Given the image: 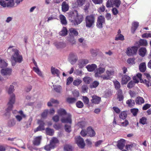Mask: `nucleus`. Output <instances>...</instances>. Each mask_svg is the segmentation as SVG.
I'll return each instance as SVG.
<instances>
[{"instance_id":"obj_1","label":"nucleus","mask_w":151,"mask_h":151,"mask_svg":"<svg viewBox=\"0 0 151 151\" xmlns=\"http://www.w3.org/2000/svg\"><path fill=\"white\" fill-rule=\"evenodd\" d=\"M13 46H9L8 49V51H11L12 54L11 59L14 61L12 63V66H14L17 63H21L23 60L22 56L19 54V51L16 48H13L11 50V48Z\"/></svg>"},{"instance_id":"obj_2","label":"nucleus","mask_w":151,"mask_h":151,"mask_svg":"<svg viewBox=\"0 0 151 151\" xmlns=\"http://www.w3.org/2000/svg\"><path fill=\"white\" fill-rule=\"evenodd\" d=\"M68 16L71 22L75 25L81 23L83 19V16L82 15H78L77 13L75 14L73 12H70Z\"/></svg>"},{"instance_id":"obj_3","label":"nucleus","mask_w":151,"mask_h":151,"mask_svg":"<svg viewBox=\"0 0 151 151\" xmlns=\"http://www.w3.org/2000/svg\"><path fill=\"white\" fill-rule=\"evenodd\" d=\"M86 26L87 27L91 28L94 25L95 22V16L91 14L87 16L85 19Z\"/></svg>"},{"instance_id":"obj_4","label":"nucleus","mask_w":151,"mask_h":151,"mask_svg":"<svg viewBox=\"0 0 151 151\" xmlns=\"http://www.w3.org/2000/svg\"><path fill=\"white\" fill-rule=\"evenodd\" d=\"M15 101V96L14 94H13L10 96L9 100L8 103V107L6 109V111L9 112L12 110L13 107V104L14 103Z\"/></svg>"},{"instance_id":"obj_5","label":"nucleus","mask_w":151,"mask_h":151,"mask_svg":"<svg viewBox=\"0 0 151 151\" xmlns=\"http://www.w3.org/2000/svg\"><path fill=\"white\" fill-rule=\"evenodd\" d=\"M138 47L136 46H133L128 47L126 52L127 55L128 56H131L136 54Z\"/></svg>"},{"instance_id":"obj_6","label":"nucleus","mask_w":151,"mask_h":151,"mask_svg":"<svg viewBox=\"0 0 151 151\" xmlns=\"http://www.w3.org/2000/svg\"><path fill=\"white\" fill-rule=\"evenodd\" d=\"M63 116L61 119V121L63 123H72V116L69 113H67Z\"/></svg>"},{"instance_id":"obj_7","label":"nucleus","mask_w":151,"mask_h":151,"mask_svg":"<svg viewBox=\"0 0 151 151\" xmlns=\"http://www.w3.org/2000/svg\"><path fill=\"white\" fill-rule=\"evenodd\" d=\"M105 23V19L104 16L102 15L99 16L97 19L96 26L99 28L103 27V24Z\"/></svg>"},{"instance_id":"obj_8","label":"nucleus","mask_w":151,"mask_h":151,"mask_svg":"<svg viewBox=\"0 0 151 151\" xmlns=\"http://www.w3.org/2000/svg\"><path fill=\"white\" fill-rule=\"evenodd\" d=\"M75 140L78 145L81 148H84L85 145L83 139L80 136H78L76 137Z\"/></svg>"},{"instance_id":"obj_9","label":"nucleus","mask_w":151,"mask_h":151,"mask_svg":"<svg viewBox=\"0 0 151 151\" xmlns=\"http://www.w3.org/2000/svg\"><path fill=\"white\" fill-rule=\"evenodd\" d=\"M37 123L39 124V126L34 130V132H36L38 131H42L45 130L44 125L45 123L41 120H38Z\"/></svg>"},{"instance_id":"obj_10","label":"nucleus","mask_w":151,"mask_h":151,"mask_svg":"<svg viewBox=\"0 0 151 151\" xmlns=\"http://www.w3.org/2000/svg\"><path fill=\"white\" fill-rule=\"evenodd\" d=\"M69 59L71 64H74L78 60L77 55L74 53H70L69 55Z\"/></svg>"},{"instance_id":"obj_11","label":"nucleus","mask_w":151,"mask_h":151,"mask_svg":"<svg viewBox=\"0 0 151 151\" xmlns=\"http://www.w3.org/2000/svg\"><path fill=\"white\" fill-rule=\"evenodd\" d=\"M1 73L3 76H10L12 74V69L8 68L2 69L1 71Z\"/></svg>"},{"instance_id":"obj_12","label":"nucleus","mask_w":151,"mask_h":151,"mask_svg":"<svg viewBox=\"0 0 151 151\" xmlns=\"http://www.w3.org/2000/svg\"><path fill=\"white\" fill-rule=\"evenodd\" d=\"M91 101L92 103L95 104H99L101 100V98L96 95H93L92 96Z\"/></svg>"},{"instance_id":"obj_13","label":"nucleus","mask_w":151,"mask_h":151,"mask_svg":"<svg viewBox=\"0 0 151 151\" xmlns=\"http://www.w3.org/2000/svg\"><path fill=\"white\" fill-rule=\"evenodd\" d=\"M42 136H37L35 137L32 141L33 145L34 146H39L41 143L42 140Z\"/></svg>"},{"instance_id":"obj_14","label":"nucleus","mask_w":151,"mask_h":151,"mask_svg":"<svg viewBox=\"0 0 151 151\" xmlns=\"http://www.w3.org/2000/svg\"><path fill=\"white\" fill-rule=\"evenodd\" d=\"M125 140L123 139H121L118 142L117 146L120 150H122L123 149L125 146Z\"/></svg>"},{"instance_id":"obj_15","label":"nucleus","mask_w":151,"mask_h":151,"mask_svg":"<svg viewBox=\"0 0 151 151\" xmlns=\"http://www.w3.org/2000/svg\"><path fill=\"white\" fill-rule=\"evenodd\" d=\"M69 36H77L78 34V33L76 29L71 28L69 29Z\"/></svg>"},{"instance_id":"obj_16","label":"nucleus","mask_w":151,"mask_h":151,"mask_svg":"<svg viewBox=\"0 0 151 151\" xmlns=\"http://www.w3.org/2000/svg\"><path fill=\"white\" fill-rule=\"evenodd\" d=\"M61 6L62 10L63 12H65L68 10L69 6L66 1L63 2Z\"/></svg>"},{"instance_id":"obj_17","label":"nucleus","mask_w":151,"mask_h":151,"mask_svg":"<svg viewBox=\"0 0 151 151\" xmlns=\"http://www.w3.org/2000/svg\"><path fill=\"white\" fill-rule=\"evenodd\" d=\"M87 134L91 137L94 136L96 134L95 132L91 127H88L87 128Z\"/></svg>"},{"instance_id":"obj_18","label":"nucleus","mask_w":151,"mask_h":151,"mask_svg":"<svg viewBox=\"0 0 151 151\" xmlns=\"http://www.w3.org/2000/svg\"><path fill=\"white\" fill-rule=\"evenodd\" d=\"M130 79V78L126 75H124L122 76V84H126Z\"/></svg>"},{"instance_id":"obj_19","label":"nucleus","mask_w":151,"mask_h":151,"mask_svg":"<svg viewBox=\"0 0 151 151\" xmlns=\"http://www.w3.org/2000/svg\"><path fill=\"white\" fill-rule=\"evenodd\" d=\"M146 68V63L145 62L141 63L139 66V69L140 71L142 72H144Z\"/></svg>"},{"instance_id":"obj_20","label":"nucleus","mask_w":151,"mask_h":151,"mask_svg":"<svg viewBox=\"0 0 151 151\" xmlns=\"http://www.w3.org/2000/svg\"><path fill=\"white\" fill-rule=\"evenodd\" d=\"M96 68L97 66L95 64L88 65L86 66V68L88 70L89 72L93 71Z\"/></svg>"},{"instance_id":"obj_21","label":"nucleus","mask_w":151,"mask_h":151,"mask_svg":"<svg viewBox=\"0 0 151 151\" xmlns=\"http://www.w3.org/2000/svg\"><path fill=\"white\" fill-rule=\"evenodd\" d=\"M59 141L58 139L56 137H53L50 141V143L54 148L56 147V144L58 143Z\"/></svg>"},{"instance_id":"obj_22","label":"nucleus","mask_w":151,"mask_h":151,"mask_svg":"<svg viewBox=\"0 0 151 151\" xmlns=\"http://www.w3.org/2000/svg\"><path fill=\"white\" fill-rule=\"evenodd\" d=\"M145 102L144 99L140 96L137 97L135 99V102L137 104H141Z\"/></svg>"},{"instance_id":"obj_23","label":"nucleus","mask_w":151,"mask_h":151,"mask_svg":"<svg viewBox=\"0 0 151 151\" xmlns=\"http://www.w3.org/2000/svg\"><path fill=\"white\" fill-rule=\"evenodd\" d=\"M58 114L60 116H64L67 113L65 110L63 108H60L57 111Z\"/></svg>"},{"instance_id":"obj_24","label":"nucleus","mask_w":151,"mask_h":151,"mask_svg":"<svg viewBox=\"0 0 151 151\" xmlns=\"http://www.w3.org/2000/svg\"><path fill=\"white\" fill-rule=\"evenodd\" d=\"M51 71L52 74L54 75L56 74L57 76L58 77L59 76L60 72L58 69H56L53 67H52L51 69Z\"/></svg>"},{"instance_id":"obj_25","label":"nucleus","mask_w":151,"mask_h":151,"mask_svg":"<svg viewBox=\"0 0 151 151\" xmlns=\"http://www.w3.org/2000/svg\"><path fill=\"white\" fill-rule=\"evenodd\" d=\"M139 26V23L137 22H134L132 24L131 27L132 32L134 33L135 31Z\"/></svg>"},{"instance_id":"obj_26","label":"nucleus","mask_w":151,"mask_h":151,"mask_svg":"<svg viewBox=\"0 0 151 151\" xmlns=\"http://www.w3.org/2000/svg\"><path fill=\"white\" fill-rule=\"evenodd\" d=\"M60 18L61 23L63 25H66L67 24V22L65 17L62 14L60 15Z\"/></svg>"},{"instance_id":"obj_27","label":"nucleus","mask_w":151,"mask_h":151,"mask_svg":"<svg viewBox=\"0 0 151 151\" xmlns=\"http://www.w3.org/2000/svg\"><path fill=\"white\" fill-rule=\"evenodd\" d=\"M126 104L128 105V106L130 107H132L135 105L134 101L131 99L128 100L126 102Z\"/></svg>"},{"instance_id":"obj_28","label":"nucleus","mask_w":151,"mask_h":151,"mask_svg":"<svg viewBox=\"0 0 151 151\" xmlns=\"http://www.w3.org/2000/svg\"><path fill=\"white\" fill-rule=\"evenodd\" d=\"M146 52V49L145 47H142L139 50V55L142 57L145 56Z\"/></svg>"},{"instance_id":"obj_29","label":"nucleus","mask_w":151,"mask_h":151,"mask_svg":"<svg viewBox=\"0 0 151 151\" xmlns=\"http://www.w3.org/2000/svg\"><path fill=\"white\" fill-rule=\"evenodd\" d=\"M45 131L47 134L50 136H52L54 133V131L53 129L49 128H47L45 129Z\"/></svg>"},{"instance_id":"obj_30","label":"nucleus","mask_w":151,"mask_h":151,"mask_svg":"<svg viewBox=\"0 0 151 151\" xmlns=\"http://www.w3.org/2000/svg\"><path fill=\"white\" fill-rule=\"evenodd\" d=\"M60 34V35L63 36L66 35L68 34V31L66 28L65 27H63Z\"/></svg>"},{"instance_id":"obj_31","label":"nucleus","mask_w":151,"mask_h":151,"mask_svg":"<svg viewBox=\"0 0 151 151\" xmlns=\"http://www.w3.org/2000/svg\"><path fill=\"white\" fill-rule=\"evenodd\" d=\"M14 0H10L7 3V7L12 8L15 7Z\"/></svg>"},{"instance_id":"obj_32","label":"nucleus","mask_w":151,"mask_h":151,"mask_svg":"<svg viewBox=\"0 0 151 151\" xmlns=\"http://www.w3.org/2000/svg\"><path fill=\"white\" fill-rule=\"evenodd\" d=\"M77 99L76 98L68 97L66 101L69 104H73L76 102Z\"/></svg>"},{"instance_id":"obj_33","label":"nucleus","mask_w":151,"mask_h":151,"mask_svg":"<svg viewBox=\"0 0 151 151\" xmlns=\"http://www.w3.org/2000/svg\"><path fill=\"white\" fill-rule=\"evenodd\" d=\"M115 40L116 41H123L124 40V37L122 34L117 35L115 37Z\"/></svg>"},{"instance_id":"obj_34","label":"nucleus","mask_w":151,"mask_h":151,"mask_svg":"<svg viewBox=\"0 0 151 151\" xmlns=\"http://www.w3.org/2000/svg\"><path fill=\"white\" fill-rule=\"evenodd\" d=\"M127 114L125 111H122L119 115V117L120 119L124 120L127 117Z\"/></svg>"},{"instance_id":"obj_35","label":"nucleus","mask_w":151,"mask_h":151,"mask_svg":"<svg viewBox=\"0 0 151 151\" xmlns=\"http://www.w3.org/2000/svg\"><path fill=\"white\" fill-rule=\"evenodd\" d=\"M68 40L72 45L75 44L76 43V41L74 39V36H69L68 37Z\"/></svg>"},{"instance_id":"obj_36","label":"nucleus","mask_w":151,"mask_h":151,"mask_svg":"<svg viewBox=\"0 0 151 151\" xmlns=\"http://www.w3.org/2000/svg\"><path fill=\"white\" fill-rule=\"evenodd\" d=\"M16 124V121L14 119L10 120L8 123V126L9 127L14 126Z\"/></svg>"},{"instance_id":"obj_37","label":"nucleus","mask_w":151,"mask_h":151,"mask_svg":"<svg viewBox=\"0 0 151 151\" xmlns=\"http://www.w3.org/2000/svg\"><path fill=\"white\" fill-rule=\"evenodd\" d=\"M54 148L50 143L49 144L45 145L44 147V149L47 151H50L51 150L53 149Z\"/></svg>"},{"instance_id":"obj_38","label":"nucleus","mask_w":151,"mask_h":151,"mask_svg":"<svg viewBox=\"0 0 151 151\" xmlns=\"http://www.w3.org/2000/svg\"><path fill=\"white\" fill-rule=\"evenodd\" d=\"M92 80L91 78L88 76L85 77L83 78V81L87 84H89Z\"/></svg>"},{"instance_id":"obj_39","label":"nucleus","mask_w":151,"mask_h":151,"mask_svg":"<svg viewBox=\"0 0 151 151\" xmlns=\"http://www.w3.org/2000/svg\"><path fill=\"white\" fill-rule=\"evenodd\" d=\"M99 84V83L97 81H95L90 85V87L91 88H96Z\"/></svg>"},{"instance_id":"obj_40","label":"nucleus","mask_w":151,"mask_h":151,"mask_svg":"<svg viewBox=\"0 0 151 151\" xmlns=\"http://www.w3.org/2000/svg\"><path fill=\"white\" fill-rule=\"evenodd\" d=\"M115 88L116 90L120 89L121 85L120 83L117 80L113 81Z\"/></svg>"},{"instance_id":"obj_41","label":"nucleus","mask_w":151,"mask_h":151,"mask_svg":"<svg viewBox=\"0 0 151 151\" xmlns=\"http://www.w3.org/2000/svg\"><path fill=\"white\" fill-rule=\"evenodd\" d=\"M135 59L134 58H130L127 60V62L131 65H133L135 64Z\"/></svg>"},{"instance_id":"obj_42","label":"nucleus","mask_w":151,"mask_h":151,"mask_svg":"<svg viewBox=\"0 0 151 151\" xmlns=\"http://www.w3.org/2000/svg\"><path fill=\"white\" fill-rule=\"evenodd\" d=\"M7 65V63L4 60L0 59V68L6 67Z\"/></svg>"},{"instance_id":"obj_43","label":"nucleus","mask_w":151,"mask_h":151,"mask_svg":"<svg viewBox=\"0 0 151 151\" xmlns=\"http://www.w3.org/2000/svg\"><path fill=\"white\" fill-rule=\"evenodd\" d=\"M112 3L115 6L119 7L121 4V2L120 0H114L112 1Z\"/></svg>"},{"instance_id":"obj_44","label":"nucleus","mask_w":151,"mask_h":151,"mask_svg":"<svg viewBox=\"0 0 151 151\" xmlns=\"http://www.w3.org/2000/svg\"><path fill=\"white\" fill-rule=\"evenodd\" d=\"M139 43L141 46H146L147 45V42L145 40L141 39L139 42Z\"/></svg>"},{"instance_id":"obj_45","label":"nucleus","mask_w":151,"mask_h":151,"mask_svg":"<svg viewBox=\"0 0 151 151\" xmlns=\"http://www.w3.org/2000/svg\"><path fill=\"white\" fill-rule=\"evenodd\" d=\"M147 119L146 117H143L140 119L139 123L142 124L144 125L147 123Z\"/></svg>"},{"instance_id":"obj_46","label":"nucleus","mask_w":151,"mask_h":151,"mask_svg":"<svg viewBox=\"0 0 151 151\" xmlns=\"http://www.w3.org/2000/svg\"><path fill=\"white\" fill-rule=\"evenodd\" d=\"M33 70L37 74H38L40 76H42V74L41 71H40L39 69L38 68L36 67H34L33 68Z\"/></svg>"},{"instance_id":"obj_47","label":"nucleus","mask_w":151,"mask_h":151,"mask_svg":"<svg viewBox=\"0 0 151 151\" xmlns=\"http://www.w3.org/2000/svg\"><path fill=\"white\" fill-rule=\"evenodd\" d=\"M72 147L69 145H65L64 147V151H72Z\"/></svg>"},{"instance_id":"obj_48","label":"nucleus","mask_w":151,"mask_h":151,"mask_svg":"<svg viewBox=\"0 0 151 151\" xmlns=\"http://www.w3.org/2000/svg\"><path fill=\"white\" fill-rule=\"evenodd\" d=\"M65 46V44L63 42H59L56 45V47L58 48H63Z\"/></svg>"},{"instance_id":"obj_49","label":"nucleus","mask_w":151,"mask_h":151,"mask_svg":"<svg viewBox=\"0 0 151 151\" xmlns=\"http://www.w3.org/2000/svg\"><path fill=\"white\" fill-rule=\"evenodd\" d=\"M78 126L81 128L83 129L84 128L86 125V123L85 121H83L78 122Z\"/></svg>"},{"instance_id":"obj_50","label":"nucleus","mask_w":151,"mask_h":151,"mask_svg":"<svg viewBox=\"0 0 151 151\" xmlns=\"http://www.w3.org/2000/svg\"><path fill=\"white\" fill-rule=\"evenodd\" d=\"M138 109L137 108L132 109H131V112L134 116H136L138 112Z\"/></svg>"},{"instance_id":"obj_51","label":"nucleus","mask_w":151,"mask_h":151,"mask_svg":"<svg viewBox=\"0 0 151 151\" xmlns=\"http://www.w3.org/2000/svg\"><path fill=\"white\" fill-rule=\"evenodd\" d=\"M82 83V81L79 79L75 80L73 82V84L75 86H78Z\"/></svg>"},{"instance_id":"obj_52","label":"nucleus","mask_w":151,"mask_h":151,"mask_svg":"<svg viewBox=\"0 0 151 151\" xmlns=\"http://www.w3.org/2000/svg\"><path fill=\"white\" fill-rule=\"evenodd\" d=\"M76 106L79 108H81L83 106V103L80 101H78L76 104Z\"/></svg>"},{"instance_id":"obj_53","label":"nucleus","mask_w":151,"mask_h":151,"mask_svg":"<svg viewBox=\"0 0 151 151\" xmlns=\"http://www.w3.org/2000/svg\"><path fill=\"white\" fill-rule=\"evenodd\" d=\"M88 63V60L87 59H83L81 60L79 62V63L82 66L85 65Z\"/></svg>"},{"instance_id":"obj_54","label":"nucleus","mask_w":151,"mask_h":151,"mask_svg":"<svg viewBox=\"0 0 151 151\" xmlns=\"http://www.w3.org/2000/svg\"><path fill=\"white\" fill-rule=\"evenodd\" d=\"M81 88L82 91L83 93H85L86 92H87L88 88L87 85H83L82 86Z\"/></svg>"},{"instance_id":"obj_55","label":"nucleus","mask_w":151,"mask_h":151,"mask_svg":"<svg viewBox=\"0 0 151 151\" xmlns=\"http://www.w3.org/2000/svg\"><path fill=\"white\" fill-rule=\"evenodd\" d=\"M135 83L134 81H131L128 84L127 87L129 88H132L134 86Z\"/></svg>"},{"instance_id":"obj_56","label":"nucleus","mask_w":151,"mask_h":151,"mask_svg":"<svg viewBox=\"0 0 151 151\" xmlns=\"http://www.w3.org/2000/svg\"><path fill=\"white\" fill-rule=\"evenodd\" d=\"M83 101L85 104H88L89 102V100L88 98L86 96H83Z\"/></svg>"},{"instance_id":"obj_57","label":"nucleus","mask_w":151,"mask_h":151,"mask_svg":"<svg viewBox=\"0 0 151 151\" xmlns=\"http://www.w3.org/2000/svg\"><path fill=\"white\" fill-rule=\"evenodd\" d=\"M73 81V78L72 77L69 76L67 79L66 85H70Z\"/></svg>"},{"instance_id":"obj_58","label":"nucleus","mask_w":151,"mask_h":151,"mask_svg":"<svg viewBox=\"0 0 151 151\" xmlns=\"http://www.w3.org/2000/svg\"><path fill=\"white\" fill-rule=\"evenodd\" d=\"M14 86L12 85H11L8 90V93L9 94H11L14 91Z\"/></svg>"},{"instance_id":"obj_59","label":"nucleus","mask_w":151,"mask_h":151,"mask_svg":"<svg viewBox=\"0 0 151 151\" xmlns=\"http://www.w3.org/2000/svg\"><path fill=\"white\" fill-rule=\"evenodd\" d=\"M65 131L68 132H70L71 131V126L70 125H65Z\"/></svg>"},{"instance_id":"obj_60","label":"nucleus","mask_w":151,"mask_h":151,"mask_svg":"<svg viewBox=\"0 0 151 151\" xmlns=\"http://www.w3.org/2000/svg\"><path fill=\"white\" fill-rule=\"evenodd\" d=\"M48 112V110L46 109L41 114V116L42 118H45L47 117Z\"/></svg>"},{"instance_id":"obj_61","label":"nucleus","mask_w":151,"mask_h":151,"mask_svg":"<svg viewBox=\"0 0 151 151\" xmlns=\"http://www.w3.org/2000/svg\"><path fill=\"white\" fill-rule=\"evenodd\" d=\"M85 0H77V2L78 6H82L84 3Z\"/></svg>"},{"instance_id":"obj_62","label":"nucleus","mask_w":151,"mask_h":151,"mask_svg":"<svg viewBox=\"0 0 151 151\" xmlns=\"http://www.w3.org/2000/svg\"><path fill=\"white\" fill-rule=\"evenodd\" d=\"M0 5L4 8L7 7V3L5 1L3 0L0 1Z\"/></svg>"},{"instance_id":"obj_63","label":"nucleus","mask_w":151,"mask_h":151,"mask_svg":"<svg viewBox=\"0 0 151 151\" xmlns=\"http://www.w3.org/2000/svg\"><path fill=\"white\" fill-rule=\"evenodd\" d=\"M61 88V87L60 86H55L54 87V89L56 92L60 93V90Z\"/></svg>"},{"instance_id":"obj_64","label":"nucleus","mask_w":151,"mask_h":151,"mask_svg":"<svg viewBox=\"0 0 151 151\" xmlns=\"http://www.w3.org/2000/svg\"><path fill=\"white\" fill-rule=\"evenodd\" d=\"M151 105L148 104H145L142 107V109L144 110H146L151 107Z\"/></svg>"}]
</instances>
